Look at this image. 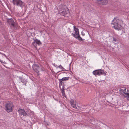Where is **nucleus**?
I'll return each instance as SVG.
<instances>
[{
  "mask_svg": "<svg viewBox=\"0 0 129 129\" xmlns=\"http://www.w3.org/2000/svg\"><path fill=\"white\" fill-rule=\"evenodd\" d=\"M120 22V20L117 18H114L112 21V24L113 25V27H114L115 29L118 30H120L121 27V26L119 24Z\"/></svg>",
  "mask_w": 129,
  "mask_h": 129,
  "instance_id": "obj_1",
  "label": "nucleus"
},
{
  "mask_svg": "<svg viewBox=\"0 0 129 129\" xmlns=\"http://www.w3.org/2000/svg\"><path fill=\"white\" fill-rule=\"evenodd\" d=\"M74 30L75 31V33H72V35L75 38L78 39L79 41H82L84 40L80 37L79 34V29L75 26H74Z\"/></svg>",
  "mask_w": 129,
  "mask_h": 129,
  "instance_id": "obj_2",
  "label": "nucleus"
},
{
  "mask_svg": "<svg viewBox=\"0 0 129 129\" xmlns=\"http://www.w3.org/2000/svg\"><path fill=\"white\" fill-rule=\"evenodd\" d=\"M13 4L22 9L24 5V3L21 0H13Z\"/></svg>",
  "mask_w": 129,
  "mask_h": 129,
  "instance_id": "obj_3",
  "label": "nucleus"
},
{
  "mask_svg": "<svg viewBox=\"0 0 129 129\" xmlns=\"http://www.w3.org/2000/svg\"><path fill=\"white\" fill-rule=\"evenodd\" d=\"M93 74L95 76H100L103 74L104 75H106V73L104 72V71L101 69H99L94 71L93 72Z\"/></svg>",
  "mask_w": 129,
  "mask_h": 129,
  "instance_id": "obj_4",
  "label": "nucleus"
},
{
  "mask_svg": "<svg viewBox=\"0 0 129 129\" xmlns=\"http://www.w3.org/2000/svg\"><path fill=\"white\" fill-rule=\"evenodd\" d=\"M13 107V105L11 102H8L5 106L6 111L8 112H12V108Z\"/></svg>",
  "mask_w": 129,
  "mask_h": 129,
  "instance_id": "obj_5",
  "label": "nucleus"
},
{
  "mask_svg": "<svg viewBox=\"0 0 129 129\" xmlns=\"http://www.w3.org/2000/svg\"><path fill=\"white\" fill-rule=\"evenodd\" d=\"M8 22L11 25L10 26L12 28H14L15 26V23L14 20L12 19H8Z\"/></svg>",
  "mask_w": 129,
  "mask_h": 129,
  "instance_id": "obj_6",
  "label": "nucleus"
},
{
  "mask_svg": "<svg viewBox=\"0 0 129 129\" xmlns=\"http://www.w3.org/2000/svg\"><path fill=\"white\" fill-rule=\"evenodd\" d=\"M33 68L34 70L37 74L39 73L40 70L39 66L37 64H34L33 66Z\"/></svg>",
  "mask_w": 129,
  "mask_h": 129,
  "instance_id": "obj_7",
  "label": "nucleus"
},
{
  "mask_svg": "<svg viewBox=\"0 0 129 129\" xmlns=\"http://www.w3.org/2000/svg\"><path fill=\"white\" fill-rule=\"evenodd\" d=\"M18 112L21 115L24 116L27 115V113L23 109H19L18 110Z\"/></svg>",
  "mask_w": 129,
  "mask_h": 129,
  "instance_id": "obj_8",
  "label": "nucleus"
},
{
  "mask_svg": "<svg viewBox=\"0 0 129 129\" xmlns=\"http://www.w3.org/2000/svg\"><path fill=\"white\" fill-rule=\"evenodd\" d=\"M59 14L65 17H68L69 15V11L68 10L63 11L60 12Z\"/></svg>",
  "mask_w": 129,
  "mask_h": 129,
  "instance_id": "obj_9",
  "label": "nucleus"
},
{
  "mask_svg": "<svg viewBox=\"0 0 129 129\" xmlns=\"http://www.w3.org/2000/svg\"><path fill=\"white\" fill-rule=\"evenodd\" d=\"M76 101H74L73 100H71L70 102L71 106L73 108L75 109H77L76 105Z\"/></svg>",
  "mask_w": 129,
  "mask_h": 129,
  "instance_id": "obj_10",
  "label": "nucleus"
},
{
  "mask_svg": "<svg viewBox=\"0 0 129 129\" xmlns=\"http://www.w3.org/2000/svg\"><path fill=\"white\" fill-rule=\"evenodd\" d=\"M96 2L99 4L102 5H106L108 3L107 0H96Z\"/></svg>",
  "mask_w": 129,
  "mask_h": 129,
  "instance_id": "obj_11",
  "label": "nucleus"
},
{
  "mask_svg": "<svg viewBox=\"0 0 129 129\" xmlns=\"http://www.w3.org/2000/svg\"><path fill=\"white\" fill-rule=\"evenodd\" d=\"M126 90H125L122 93L125 97H129V90L127 89L126 91Z\"/></svg>",
  "mask_w": 129,
  "mask_h": 129,
  "instance_id": "obj_12",
  "label": "nucleus"
},
{
  "mask_svg": "<svg viewBox=\"0 0 129 129\" xmlns=\"http://www.w3.org/2000/svg\"><path fill=\"white\" fill-rule=\"evenodd\" d=\"M36 43L38 45H40V44H41V42L40 41L37 39H36L34 40V42L32 43V44L33 45L35 46V44Z\"/></svg>",
  "mask_w": 129,
  "mask_h": 129,
  "instance_id": "obj_13",
  "label": "nucleus"
},
{
  "mask_svg": "<svg viewBox=\"0 0 129 129\" xmlns=\"http://www.w3.org/2000/svg\"><path fill=\"white\" fill-rule=\"evenodd\" d=\"M19 78L20 80H21V82L23 83L26 84V81L24 78H23L22 77H19Z\"/></svg>",
  "mask_w": 129,
  "mask_h": 129,
  "instance_id": "obj_14",
  "label": "nucleus"
},
{
  "mask_svg": "<svg viewBox=\"0 0 129 129\" xmlns=\"http://www.w3.org/2000/svg\"><path fill=\"white\" fill-rule=\"evenodd\" d=\"M125 90H126V88L125 87H122L119 90L121 93H122L123 92H124Z\"/></svg>",
  "mask_w": 129,
  "mask_h": 129,
  "instance_id": "obj_15",
  "label": "nucleus"
},
{
  "mask_svg": "<svg viewBox=\"0 0 129 129\" xmlns=\"http://www.w3.org/2000/svg\"><path fill=\"white\" fill-rule=\"evenodd\" d=\"M69 77H64L62 78L61 80L62 81H66L68 80L69 79Z\"/></svg>",
  "mask_w": 129,
  "mask_h": 129,
  "instance_id": "obj_16",
  "label": "nucleus"
},
{
  "mask_svg": "<svg viewBox=\"0 0 129 129\" xmlns=\"http://www.w3.org/2000/svg\"><path fill=\"white\" fill-rule=\"evenodd\" d=\"M59 86L60 87V86L62 85H63V82H62V80H61V79H60L59 80Z\"/></svg>",
  "mask_w": 129,
  "mask_h": 129,
  "instance_id": "obj_17",
  "label": "nucleus"
},
{
  "mask_svg": "<svg viewBox=\"0 0 129 129\" xmlns=\"http://www.w3.org/2000/svg\"><path fill=\"white\" fill-rule=\"evenodd\" d=\"M113 41L115 42H116L117 41V40L115 38H114V37H113Z\"/></svg>",
  "mask_w": 129,
  "mask_h": 129,
  "instance_id": "obj_18",
  "label": "nucleus"
},
{
  "mask_svg": "<svg viewBox=\"0 0 129 129\" xmlns=\"http://www.w3.org/2000/svg\"><path fill=\"white\" fill-rule=\"evenodd\" d=\"M61 92L62 93H64V89L63 88H62L61 89Z\"/></svg>",
  "mask_w": 129,
  "mask_h": 129,
  "instance_id": "obj_19",
  "label": "nucleus"
},
{
  "mask_svg": "<svg viewBox=\"0 0 129 129\" xmlns=\"http://www.w3.org/2000/svg\"><path fill=\"white\" fill-rule=\"evenodd\" d=\"M58 67L61 69H62L63 68L62 67L61 65H60L58 66Z\"/></svg>",
  "mask_w": 129,
  "mask_h": 129,
  "instance_id": "obj_20",
  "label": "nucleus"
},
{
  "mask_svg": "<svg viewBox=\"0 0 129 129\" xmlns=\"http://www.w3.org/2000/svg\"><path fill=\"white\" fill-rule=\"evenodd\" d=\"M81 34L83 36H84L85 35V33L83 32H81Z\"/></svg>",
  "mask_w": 129,
  "mask_h": 129,
  "instance_id": "obj_21",
  "label": "nucleus"
},
{
  "mask_svg": "<svg viewBox=\"0 0 129 129\" xmlns=\"http://www.w3.org/2000/svg\"><path fill=\"white\" fill-rule=\"evenodd\" d=\"M62 96L63 97H65V94L64 92V93H62Z\"/></svg>",
  "mask_w": 129,
  "mask_h": 129,
  "instance_id": "obj_22",
  "label": "nucleus"
},
{
  "mask_svg": "<svg viewBox=\"0 0 129 129\" xmlns=\"http://www.w3.org/2000/svg\"><path fill=\"white\" fill-rule=\"evenodd\" d=\"M2 24V23H1V21H0V25Z\"/></svg>",
  "mask_w": 129,
  "mask_h": 129,
  "instance_id": "obj_23",
  "label": "nucleus"
},
{
  "mask_svg": "<svg viewBox=\"0 0 129 129\" xmlns=\"http://www.w3.org/2000/svg\"><path fill=\"white\" fill-rule=\"evenodd\" d=\"M0 61L2 62V63L3 62V61H2V60H0Z\"/></svg>",
  "mask_w": 129,
  "mask_h": 129,
  "instance_id": "obj_24",
  "label": "nucleus"
},
{
  "mask_svg": "<svg viewBox=\"0 0 129 129\" xmlns=\"http://www.w3.org/2000/svg\"><path fill=\"white\" fill-rule=\"evenodd\" d=\"M127 99L128 100H129V97H128V98Z\"/></svg>",
  "mask_w": 129,
  "mask_h": 129,
  "instance_id": "obj_25",
  "label": "nucleus"
},
{
  "mask_svg": "<svg viewBox=\"0 0 129 129\" xmlns=\"http://www.w3.org/2000/svg\"><path fill=\"white\" fill-rule=\"evenodd\" d=\"M60 1H61V0H60Z\"/></svg>",
  "mask_w": 129,
  "mask_h": 129,
  "instance_id": "obj_26",
  "label": "nucleus"
}]
</instances>
